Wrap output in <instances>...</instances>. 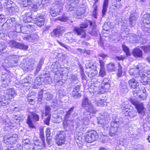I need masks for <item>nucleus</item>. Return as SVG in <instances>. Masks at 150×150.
Returning a JSON list of instances; mask_svg holds the SVG:
<instances>
[{
	"mask_svg": "<svg viewBox=\"0 0 150 150\" xmlns=\"http://www.w3.org/2000/svg\"><path fill=\"white\" fill-rule=\"evenodd\" d=\"M139 70H141V65H138L137 68L130 69L129 70V72L130 75H133L134 72L138 73Z\"/></svg>",
	"mask_w": 150,
	"mask_h": 150,
	"instance_id": "obj_38",
	"label": "nucleus"
},
{
	"mask_svg": "<svg viewBox=\"0 0 150 150\" xmlns=\"http://www.w3.org/2000/svg\"><path fill=\"white\" fill-rule=\"evenodd\" d=\"M52 79L50 76H48L45 78L44 80V82L45 83L47 84H50L51 82Z\"/></svg>",
	"mask_w": 150,
	"mask_h": 150,
	"instance_id": "obj_53",
	"label": "nucleus"
},
{
	"mask_svg": "<svg viewBox=\"0 0 150 150\" xmlns=\"http://www.w3.org/2000/svg\"><path fill=\"white\" fill-rule=\"evenodd\" d=\"M22 2L21 5L24 7H27L28 4L31 3V0H21Z\"/></svg>",
	"mask_w": 150,
	"mask_h": 150,
	"instance_id": "obj_45",
	"label": "nucleus"
},
{
	"mask_svg": "<svg viewBox=\"0 0 150 150\" xmlns=\"http://www.w3.org/2000/svg\"><path fill=\"white\" fill-rule=\"evenodd\" d=\"M6 47V46L4 43H0V52H2L3 50L5 49Z\"/></svg>",
	"mask_w": 150,
	"mask_h": 150,
	"instance_id": "obj_58",
	"label": "nucleus"
},
{
	"mask_svg": "<svg viewBox=\"0 0 150 150\" xmlns=\"http://www.w3.org/2000/svg\"><path fill=\"white\" fill-rule=\"evenodd\" d=\"M129 86L133 88H136L139 86V83L134 79H132L129 81Z\"/></svg>",
	"mask_w": 150,
	"mask_h": 150,
	"instance_id": "obj_30",
	"label": "nucleus"
},
{
	"mask_svg": "<svg viewBox=\"0 0 150 150\" xmlns=\"http://www.w3.org/2000/svg\"><path fill=\"white\" fill-rule=\"evenodd\" d=\"M95 104L96 105L100 106H105L107 105L106 102L104 100L101 99L99 98L98 99H96Z\"/></svg>",
	"mask_w": 150,
	"mask_h": 150,
	"instance_id": "obj_33",
	"label": "nucleus"
},
{
	"mask_svg": "<svg viewBox=\"0 0 150 150\" xmlns=\"http://www.w3.org/2000/svg\"><path fill=\"white\" fill-rule=\"evenodd\" d=\"M8 60H10V61H14L15 63H16L17 62V57L15 55H11L8 57Z\"/></svg>",
	"mask_w": 150,
	"mask_h": 150,
	"instance_id": "obj_44",
	"label": "nucleus"
},
{
	"mask_svg": "<svg viewBox=\"0 0 150 150\" xmlns=\"http://www.w3.org/2000/svg\"><path fill=\"white\" fill-rule=\"evenodd\" d=\"M43 93V90H41L39 93L38 97V100L39 101H41Z\"/></svg>",
	"mask_w": 150,
	"mask_h": 150,
	"instance_id": "obj_57",
	"label": "nucleus"
},
{
	"mask_svg": "<svg viewBox=\"0 0 150 150\" xmlns=\"http://www.w3.org/2000/svg\"><path fill=\"white\" fill-rule=\"evenodd\" d=\"M28 6L31 7L35 11L38 8V5L35 4L30 3L28 4Z\"/></svg>",
	"mask_w": 150,
	"mask_h": 150,
	"instance_id": "obj_54",
	"label": "nucleus"
},
{
	"mask_svg": "<svg viewBox=\"0 0 150 150\" xmlns=\"http://www.w3.org/2000/svg\"><path fill=\"white\" fill-rule=\"evenodd\" d=\"M1 80L3 81L2 85L3 87H5L7 86L10 81L9 75L6 73L2 74Z\"/></svg>",
	"mask_w": 150,
	"mask_h": 150,
	"instance_id": "obj_24",
	"label": "nucleus"
},
{
	"mask_svg": "<svg viewBox=\"0 0 150 150\" xmlns=\"http://www.w3.org/2000/svg\"><path fill=\"white\" fill-rule=\"evenodd\" d=\"M33 36V35H26L23 38V39L24 40H29L30 41L31 40L35 39Z\"/></svg>",
	"mask_w": 150,
	"mask_h": 150,
	"instance_id": "obj_52",
	"label": "nucleus"
},
{
	"mask_svg": "<svg viewBox=\"0 0 150 150\" xmlns=\"http://www.w3.org/2000/svg\"><path fill=\"white\" fill-rule=\"evenodd\" d=\"M3 4L4 8L7 9L10 8L13 6V4H15L11 1L7 0L5 2L3 3Z\"/></svg>",
	"mask_w": 150,
	"mask_h": 150,
	"instance_id": "obj_32",
	"label": "nucleus"
},
{
	"mask_svg": "<svg viewBox=\"0 0 150 150\" xmlns=\"http://www.w3.org/2000/svg\"><path fill=\"white\" fill-rule=\"evenodd\" d=\"M50 0H38V4L40 8L43 7L45 4L49 2Z\"/></svg>",
	"mask_w": 150,
	"mask_h": 150,
	"instance_id": "obj_42",
	"label": "nucleus"
},
{
	"mask_svg": "<svg viewBox=\"0 0 150 150\" xmlns=\"http://www.w3.org/2000/svg\"><path fill=\"white\" fill-rule=\"evenodd\" d=\"M137 16V14L134 12L130 15L129 21L130 25L132 26H133L135 25L136 20L138 18Z\"/></svg>",
	"mask_w": 150,
	"mask_h": 150,
	"instance_id": "obj_26",
	"label": "nucleus"
},
{
	"mask_svg": "<svg viewBox=\"0 0 150 150\" xmlns=\"http://www.w3.org/2000/svg\"><path fill=\"white\" fill-rule=\"evenodd\" d=\"M46 137L47 142L48 145H50L51 143V139L50 136V130L49 128H47L46 129Z\"/></svg>",
	"mask_w": 150,
	"mask_h": 150,
	"instance_id": "obj_31",
	"label": "nucleus"
},
{
	"mask_svg": "<svg viewBox=\"0 0 150 150\" xmlns=\"http://www.w3.org/2000/svg\"><path fill=\"white\" fill-rule=\"evenodd\" d=\"M65 30L63 26H57L55 29L51 33V35L54 38H60L62 35V32Z\"/></svg>",
	"mask_w": 150,
	"mask_h": 150,
	"instance_id": "obj_15",
	"label": "nucleus"
},
{
	"mask_svg": "<svg viewBox=\"0 0 150 150\" xmlns=\"http://www.w3.org/2000/svg\"><path fill=\"white\" fill-rule=\"evenodd\" d=\"M110 117L109 114L105 113L97 117V123L99 126L105 129H107L109 127Z\"/></svg>",
	"mask_w": 150,
	"mask_h": 150,
	"instance_id": "obj_4",
	"label": "nucleus"
},
{
	"mask_svg": "<svg viewBox=\"0 0 150 150\" xmlns=\"http://www.w3.org/2000/svg\"><path fill=\"white\" fill-rule=\"evenodd\" d=\"M109 0H104L102 11V15L104 16L107 10V7L108 4Z\"/></svg>",
	"mask_w": 150,
	"mask_h": 150,
	"instance_id": "obj_36",
	"label": "nucleus"
},
{
	"mask_svg": "<svg viewBox=\"0 0 150 150\" xmlns=\"http://www.w3.org/2000/svg\"><path fill=\"white\" fill-rule=\"evenodd\" d=\"M67 40L70 42H72L74 40V38L73 37V35L70 33H68L65 35Z\"/></svg>",
	"mask_w": 150,
	"mask_h": 150,
	"instance_id": "obj_39",
	"label": "nucleus"
},
{
	"mask_svg": "<svg viewBox=\"0 0 150 150\" xmlns=\"http://www.w3.org/2000/svg\"><path fill=\"white\" fill-rule=\"evenodd\" d=\"M80 86L76 85L73 89L71 95L75 99L79 98L81 96V94L79 93L80 90Z\"/></svg>",
	"mask_w": 150,
	"mask_h": 150,
	"instance_id": "obj_23",
	"label": "nucleus"
},
{
	"mask_svg": "<svg viewBox=\"0 0 150 150\" xmlns=\"http://www.w3.org/2000/svg\"><path fill=\"white\" fill-rule=\"evenodd\" d=\"M84 12V11L83 8L80 7L77 9V11H76L74 16L77 18H80V16Z\"/></svg>",
	"mask_w": 150,
	"mask_h": 150,
	"instance_id": "obj_35",
	"label": "nucleus"
},
{
	"mask_svg": "<svg viewBox=\"0 0 150 150\" xmlns=\"http://www.w3.org/2000/svg\"><path fill=\"white\" fill-rule=\"evenodd\" d=\"M118 68L117 73V76L118 77H120L122 75V71L121 65L119 63H118Z\"/></svg>",
	"mask_w": 150,
	"mask_h": 150,
	"instance_id": "obj_49",
	"label": "nucleus"
},
{
	"mask_svg": "<svg viewBox=\"0 0 150 150\" xmlns=\"http://www.w3.org/2000/svg\"><path fill=\"white\" fill-rule=\"evenodd\" d=\"M97 71L95 69H93L91 72L89 73L88 76L90 78L96 75L97 74Z\"/></svg>",
	"mask_w": 150,
	"mask_h": 150,
	"instance_id": "obj_50",
	"label": "nucleus"
},
{
	"mask_svg": "<svg viewBox=\"0 0 150 150\" xmlns=\"http://www.w3.org/2000/svg\"><path fill=\"white\" fill-rule=\"evenodd\" d=\"M106 72L105 68H100L99 73V77H103L106 75Z\"/></svg>",
	"mask_w": 150,
	"mask_h": 150,
	"instance_id": "obj_51",
	"label": "nucleus"
},
{
	"mask_svg": "<svg viewBox=\"0 0 150 150\" xmlns=\"http://www.w3.org/2000/svg\"><path fill=\"white\" fill-rule=\"evenodd\" d=\"M9 46L11 47L16 48L23 50H27L28 46L23 43H18L14 40H10L8 42Z\"/></svg>",
	"mask_w": 150,
	"mask_h": 150,
	"instance_id": "obj_11",
	"label": "nucleus"
},
{
	"mask_svg": "<svg viewBox=\"0 0 150 150\" xmlns=\"http://www.w3.org/2000/svg\"><path fill=\"white\" fill-rule=\"evenodd\" d=\"M128 107V105H125L122 107V110L125 115L128 116L129 118H132L135 116L137 112L134 110L131 111Z\"/></svg>",
	"mask_w": 150,
	"mask_h": 150,
	"instance_id": "obj_16",
	"label": "nucleus"
},
{
	"mask_svg": "<svg viewBox=\"0 0 150 150\" xmlns=\"http://www.w3.org/2000/svg\"><path fill=\"white\" fill-rule=\"evenodd\" d=\"M146 90L144 87L141 86L137 88L136 90L133 91V95L135 97L139 96L142 100H145L147 97L146 93Z\"/></svg>",
	"mask_w": 150,
	"mask_h": 150,
	"instance_id": "obj_8",
	"label": "nucleus"
},
{
	"mask_svg": "<svg viewBox=\"0 0 150 150\" xmlns=\"http://www.w3.org/2000/svg\"><path fill=\"white\" fill-rule=\"evenodd\" d=\"M39 115L35 113L32 112L30 115L28 116L26 123L30 128H35V127L34 125L33 121L35 122L39 121Z\"/></svg>",
	"mask_w": 150,
	"mask_h": 150,
	"instance_id": "obj_5",
	"label": "nucleus"
},
{
	"mask_svg": "<svg viewBox=\"0 0 150 150\" xmlns=\"http://www.w3.org/2000/svg\"><path fill=\"white\" fill-rule=\"evenodd\" d=\"M45 23V16L42 15H37L35 20V23L39 27L43 26Z\"/></svg>",
	"mask_w": 150,
	"mask_h": 150,
	"instance_id": "obj_21",
	"label": "nucleus"
},
{
	"mask_svg": "<svg viewBox=\"0 0 150 150\" xmlns=\"http://www.w3.org/2000/svg\"><path fill=\"white\" fill-rule=\"evenodd\" d=\"M108 69L110 71H114L115 69L114 64L113 63H110L107 65Z\"/></svg>",
	"mask_w": 150,
	"mask_h": 150,
	"instance_id": "obj_46",
	"label": "nucleus"
},
{
	"mask_svg": "<svg viewBox=\"0 0 150 150\" xmlns=\"http://www.w3.org/2000/svg\"><path fill=\"white\" fill-rule=\"evenodd\" d=\"M4 142L7 144H15L18 139V136L16 134L12 136H8L4 137Z\"/></svg>",
	"mask_w": 150,
	"mask_h": 150,
	"instance_id": "obj_13",
	"label": "nucleus"
},
{
	"mask_svg": "<svg viewBox=\"0 0 150 150\" xmlns=\"http://www.w3.org/2000/svg\"><path fill=\"white\" fill-rule=\"evenodd\" d=\"M143 48L146 53L150 51V46H143Z\"/></svg>",
	"mask_w": 150,
	"mask_h": 150,
	"instance_id": "obj_63",
	"label": "nucleus"
},
{
	"mask_svg": "<svg viewBox=\"0 0 150 150\" xmlns=\"http://www.w3.org/2000/svg\"><path fill=\"white\" fill-rule=\"evenodd\" d=\"M57 18L58 20L63 22H66L68 19V17L65 16H63L62 17H58Z\"/></svg>",
	"mask_w": 150,
	"mask_h": 150,
	"instance_id": "obj_60",
	"label": "nucleus"
},
{
	"mask_svg": "<svg viewBox=\"0 0 150 150\" xmlns=\"http://www.w3.org/2000/svg\"><path fill=\"white\" fill-rule=\"evenodd\" d=\"M58 63L57 62H54L51 66V69L52 71L54 72H56V74L54 76L55 78H57L58 76H59V78L57 79V81H59V80L62 79V75L63 73L62 74L60 73H58V72L57 71Z\"/></svg>",
	"mask_w": 150,
	"mask_h": 150,
	"instance_id": "obj_17",
	"label": "nucleus"
},
{
	"mask_svg": "<svg viewBox=\"0 0 150 150\" xmlns=\"http://www.w3.org/2000/svg\"><path fill=\"white\" fill-rule=\"evenodd\" d=\"M143 68L141 67V70H139L138 73L134 72L133 74L135 77H140L141 78V82L144 85L149 84L150 85V71H144L142 73Z\"/></svg>",
	"mask_w": 150,
	"mask_h": 150,
	"instance_id": "obj_3",
	"label": "nucleus"
},
{
	"mask_svg": "<svg viewBox=\"0 0 150 150\" xmlns=\"http://www.w3.org/2000/svg\"><path fill=\"white\" fill-rule=\"evenodd\" d=\"M40 137L41 139L42 143H40V144H35L39 146H44L45 145V143L44 139L45 136L44 134L43 130L42 129H40Z\"/></svg>",
	"mask_w": 150,
	"mask_h": 150,
	"instance_id": "obj_28",
	"label": "nucleus"
},
{
	"mask_svg": "<svg viewBox=\"0 0 150 150\" xmlns=\"http://www.w3.org/2000/svg\"><path fill=\"white\" fill-rule=\"evenodd\" d=\"M6 96L0 93V107L5 106L8 104L10 100L14 98L16 95V93L13 88L6 90L5 91Z\"/></svg>",
	"mask_w": 150,
	"mask_h": 150,
	"instance_id": "obj_2",
	"label": "nucleus"
},
{
	"mask_svg": "<svg viewBox=\"0 0 150 150\" xmlns=\"http://www.w3.org/2000/svg\"><path fill=\"white\" fill-rule=\"evenodd\" d=\"M131 102L135 106L138 113H141L144 112L145 108L142 103L136 100H131Z\"/></svg>",
	"mask_w": 150,
	"mask_h": 150,
	"instance_id": "obj_19",
	"label": "nucleus"
},
{
	"mask_svg": "<svg viewBox=\"0 0 150 150\" xmlns=\"http://www.w3.org/2000/svg\"><path fill=\"white\" fill-rule=\"evenodd\" d=\"M23 21L25 23H29L30 22L32 19L34 18L32 16L31 12H28L25 13L22 16Z\"/></svg>",
	"mask_w": 150,
	"mask_h": 150,
	"instance_id": "obj_25",
	"label": "nucleus"
},
{
	"mask_svg": "<svg viewBox=\"0 0 150 150\" xmlns=\"http://www.w3.org/2000/svg\"><path fill=\"white\" fill-rule=\"evenodd\" d=\"M82 105L86 111L81 114V121L80 120L79 122L81 125L85 124L86 125L88 124L90 119L91 118V114H95L97 112V110L87 97L84 98L82 102Z\"/></svg>",
	"mask_w": 150,
	"mask_h": 150,
	"instance_id": "obj_1",
	"label": "nucleus"
},
{
	"mask_svg": "<svg viewBox=\"0 0 150 150\" xmlns=\"http://www.w3.org/2000/svg\"><path fill=\"white\" fill-rule=\"evenodd\" d=\"M28 64V65H25V66L24 67L25 69L27 71H31V70H33L34 67V62L31 63L30 62H29Z\"/></svg>",
	"mask_w": 150,
	"mask_h": 150,
	"instance_id": "obj_40",
	"label": "nucleus"
},
{
	"mask_svg": "<svg viewBox=\"0 0 150 150\" xmlns=\"http://www.w3.org/2000/svg\"><path fill=\"white\" fill-rule=\"evenodd\" d=\"M57 42L60 46L64 47L66 50L69 51H70L71 50V48L69 46L67 45L58 40H57Z\"/></svg>",
	"mask_w": 150,
	"mask_h": 150,
	"instance_id": "obj_47",
	"label": "nucleus"
},
{
	"mask_svg": "<svg viewBox=\"0 0 150 150\" xmlns=\"http://www.w3.org/2000/svg\"><path fill=\"white\" fill-rule=\"evenodd\" d=\"M71 79L72 81H75L77 80L76 76L73 74H71Z\"/></svg>",
	"mask_w": 150,
	"mask_h": 150,
	"instance_id": "obj_64",
	"label": "nucleus"
},
{
	"mask_svg": "<svg viewBox=\"0 0 150 150\" xmlns=\"http://www.w3.org/2000/svg\"><path fill=\"white\" fill-rule=\"evenodd\" d=\"M143 23L144 25H142V28L143 31H149L150 28V14L147 13L144 14L143 17Z\"/></svg>",
	"mask_w": 150,
	"mask_h": 150,
	"instance_id": "obj_9",
	"label": "nucleus"
},
{
	"mask_svg": "<svg viewBox=\"0 0 150 150\" xmlns=\"http://www.w3.org/2000/svg\"><path fill=\"white\" fill-rule=\"evenodd\" d=\"M67 4L66 8L69 11L73 10L76 7L79 2V0H67Z\"/></svg>",
	"mask_w": 150,
	"mask_h": 150,
	"instance_id": "obj_14",
	"label": "nucleus"
},
{
	"mask_svg": "<svg viewBox=\"0 0 150 150\" xmlns=\"http://www.w3.org/2000/svg\"><path fill=\"white\" fill-rule=\"evenodd\" d=\"M133 56L136 57H139L142 56V51L138 48H135L133 50Z\"/></svg>",
	"mask_w": 150,
	"mask_h": 150,
	"instance_id": "obj_29",
	"label": "nucleus"
},
{
	"mask_svg": "<svg viewBox=\"0 0 150 150\" xmlns=\"http://www.w3.org/2000/svg\"><path fill=\"white\" fill-rule=\"evenodd\" d=\"M52 97V95L48 92H46L43 95L44 98L47 100H49L51 99Z\"/></svg>",
	"mask_w": 150,
	"mask_h": 150,
	"instance_id": "obj_43",
	"label": "nucleus"
},
{
	"mask_svg": "<svg viewBox=\"0 0 150 150\" xmlns=\"http://www.w3.org/2000/svg\"><path fill=\"white\" fill-rule=\"evenodd\" d=\"M50 108L49 106H46L45 107V115L46 116L48 115L50 112Z\"/></svg>",
	"mask_w": 150,
	"mask_h": 150,
	"instance_id": "obj_59",
	"label": "nucleus"
},
{
	"mask_svg": "<svg viewBox=\"0 0 150 150\" xmlns=\"http://www.w3.org/2000/svg\"><path fill=\"white\" fill-rule=\"evenodd\" d=\"M119 127V122L114 121L111 122L109 130V134L111 136H113L115 135L117 131V129Z\"/></svg>",
	"mask_w": 150,
	"mask_h": 150,
	"instance_id": "obj_18",
	"label": "nucleus"
},
{
	"mask_svg": "<svg viewBox=\"0 0 150 150\" xmlns=\"http://www.w3.org/2000/svg\"><path fill=\"white\" fill-rule=\"evenodd\" d=\"M98 137V136L96 132L92 130L86 133L85 140L86 142L90 143L95 141Z\"/></svg>",
	"mask_w": 150,
	"mask_h": 150,
	"instance_id": "obj_6",
	"label": "nucleus"
},
{
	"mask_svg": "<svg viewBox=\"0 0 150 150\" xmlns=\"http://www.w3.org/2000/svg\"><path fill=\"white\" fill-rule=\"evenodd\" d=\"M122 47L124 51L126 53V54L127 56H129L130 55V53L129 51V49L125 45H123Z\"/></svg>",
	"mask_w": 150,
	"mask_h": 150,
	"instance_id": "obj_48",
	"label": "nucleus"
},
{
	"mask_svg": "<svg viewBox=\"0 0 150 150\" xmlns=\"http://www.w3.org/2000/svg\"><path fill=\"white\" fill-rule=\"evenodd\" d=\"M50 116L49 115L48 117L44 120V123L47 125H49L50 124Z\"/></svg>",
	"mask_w": 150,
	"mask_h": 150,
	"instance_id": "obj_61",
	"label": "nucleus"
},
{
	"mask_svg": "<svg viewBox=\"0 0 150 150\" xmlns=\"http://www.w3.org/2000/svg\"><path fill=\"white\" fill-rule=\"evenodd\" d=\"M43 63V62L42 61H40L38 63L37 67L36 69V73H38V71H40L41 68V67L42 64Z\"/></svg>",
	"mask_w": 150,
	"mask_h": 150,
	"instance_id": "obj_56",
	"label": "nucleus"
},
{
	"mask_svg": "<svg viewBox=\"0 0 150 150\" xmlns=\"http://www.w3.org/2000/svg\"><path fill=\"white\" fill-rule=\"evenodd\" d=\"M106 80H107V79H104V80L102 82L98 81L96 82L95 83L96 84H98L100 85L101 83L102 84L100 88V91L101 93L108 91L110 88V85L108 81H106Z\"/></svg>",
	"mask_w": 150,
	"mask_h": 150,
	"instance_id": "obj_10",
	"label": "nucleus"
},
{
	"mask_svg": "<svg viewBox=\"0 0 150 150\" xmlns=\"http://www.w3.org/2000/svg\"><path fill=\"white\" fill-rule=\"evenodd\" d=\"M64 2L65 0H56L53 5L59 8V11H62Z\"/></svg>",
	"mask_w": 150,
	"mask_h": 150,
	"instance_id": "obj_27",
	"label": "nucleus"
},
{
	"mask_svg": "<svg viewBox=\"0 0 150 150\" xmlns=\"http://www.w3.org/2000/svg\"><path fill=\"white\" fill-rule=\"evenodd\" d=\"M18 9V6L15 4H13V6L11 7L7 10L9 12V13H14L17 11Z\"/></svg>",
	"mask_w": 150,
	"mask_h": 150,
	"instance_id": "obj_37",
	"label": "nucleus"
},
{
	"mask_svg": "<svg viewBox=\"0 0 150 150\" xmlns=\"http://www.w3.org/2000/svg\"><path fill=\"white\" fill-rule=\"evenodd\" d=\"M50 13L53 17H55L58 15L62 14V11H59V8L53 5L50 8Z\"/></svg>",
	"mask_w": 150,
	"mask_h": 150,
	"instance_id": "obj_22",
	"label": "nucleus"
},
{
	"mask_svg": "<svg viewBox=\"0 0 150 150\" xmlns=\"http://www.w3.org/2000/svg\"><path fill=\"white\" fill-rule=\"evenodd\" d=\"M88 26V24L83 22L81 24L80 27H74V31L78 35H81V38H84L86 36V31L83 28L87 27Z\"/></svg>",
	"mask_w": 150,
	"mask_h": 150,
	"instance_id": "obj_7",
	"label": "nucleus"
},
{
	"mask_svg": "<svg viewBox=\"0 0 150 150\" xmlns=\"http://www.w3.org/2000/svg\"><path fill=\"white\" fill-rule=\"evenodd\" d=\"M65 134L63 132L59 133L56 136V143L59 146H61L64 144L65 142Z\"/></svg>",
	"mask_w": 150,
	"mask_h": 150,
	"instance_id": "obj_20",
	"label": "nucleus"
},
{
	"mask_svg": "<svg viewBox=\"0 0 150 150\" xmlns=\"http://www.w3.org/2000/svg\"><path fill=\"white\" fill-rule=\"evenodd\" d=\"M144 146L143 145L139 144L137 146L135 149L137 150H144Z\"/></svg>",
	"mask_w": 150,
	"mask_h": 150,
	"instance_id": "obj_62",
	"label": "nucleus"
},
{
	"mask_svg": "<svg viewBox=\"0 0 150 150\" xmlns=\"http://www.w3.org/2000/svg\"><path fill=\"white\" fill-rule=\"evenodd\" d=\"M112 5L117 8H119L122 6V4L120 2H114L112 3Z\"/></svg>",
	"mask_w": 150,
	"mask_h": 150,
	"instance_id": "obj_55",
	"label": "nucleus"
},
{
	"mask_svg": "<svg viewBox=\"0 0 150 150\" xmlns=\"http://www.w3.org/2000/svg\"><path fill=\"white\" fill-rule=\"evenodd\" d=\"M74 109V107H72L69 109L65 116V119L69 118L71 117V114L73 112Z\"/></svg>",
	"mask_w": 150,
	"mask_h": 150,
	"instance_id": "obj_41",
	"label": "nucleus"
},
{
	"mask_svg": "<svg viewBox=\"0 0 150 150\" xmlns=\"http://www.w3.org/2000/svg\"><path fill=\"white\" fill-rule=\"evenodd\" d=\"M120 89L121 92L124 93H126L128 91L126 83H121L120 86Z\"/></svg>",
	"mask_w": 150,
	"mask_h": 150,
	"instance_id": "obj_34",
	"label": "nucleus"
},
{
	"mask_svg": "<svg viewBox=\"0 0 150 150\" xmlns=\"http://www.w3.org/2000/svg\"><path fill=\"white\" fill-rule=\"evenodd\" d=\"M67 119H65L63 122V125L64 127H67L68 125H70L74 127L77 128L81 125V123L79 122L80 119L77 118L75 120H72L70 121L69 120H67Z\"/></svg>",
	"mask_w": 150,
	"mask_h": 150,
	"instance_id": "obj_12",
	"label": "nucleus"
}]
</instances>
